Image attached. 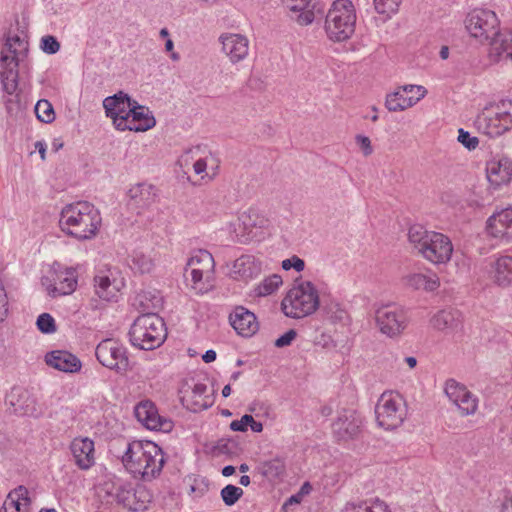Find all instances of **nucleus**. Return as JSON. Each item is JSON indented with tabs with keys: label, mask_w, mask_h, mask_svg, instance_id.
<instances>
[{
	"label": "nucleus",
	"mask_w": 512,
	"mask_h": 512,
	"mask_svg": "<svg viewBox=\"0 0 512 512\" xmlns=\"http://www.w3.org/2000/svg\"><path fill=\"white\" fill-rule=\"evenodd\" d=\"M99 211L89 202L80 201L66 205L60 214L59 225L63 232L78 240L93 238L100 226Z\"/></svg>",
	"instance_id": "nucleus-1"
},
{
	"label": "nucleus",
	"mask_w": 512,
	"mask_h": 512,
	"mask_svg": "<svg viewBox=\"0 0 512 512\" xmlns=\"http://www.w3.org/2000/svg\"><path fill=\"white\" fill-rule=\"evenodd\" d=\"M408 241L420 255L434 264H444L451 259L453 245L442 233L428 231L421 225H413L408 231Z\"/></svg>",
	"instance_id": "nucleus-2"
},
{
	"label": "nucleus",
	"mask_w": 512,
	"mask_h": 512,
	"mask_svg": "<svg viewBox=\"0 0 512 512\" xmlns=\"http://www.w3.org/2000/svg\"><path fill=\"white\" fill-rule=\"evenodd\" d=\"M357 14L351 0H335L329 8L324 29L333 42H343L355 32Z\"/></svg>",
	"instance_id": "nucleus-3"
},
{
	"label": "nucleus",
	"mask_w": 512,
	"mask_h": 512,
	"mask_svg": "<svg viewBox=\"0 0 512 512\" xmlns=\"http://www.w3.org/2000/svg\"><path fill=\"white\" fill-rule=\"evenodd\" d=\"M167 336L165 323L154 312H147L135 319L129 331L130 342L142 350L160 347Z\"/></svg>",
	"instance_id": "nucleus-4"
},
{
	"label": "nucleus",
	"mask_w": 512,
	"mask_h": 512,
	"mask_svg": "<svg viewBox=\"0 0 512 512\" xmlns=\"http://www.w3.org/2000/svg\"><path fill=\"white\" fill-rule=\"evenodd\" d=\"M319 294L310 281L297 282L282 300L283 313L290 318H304L313 314L319 307Z\"/></svg>",
	"instance_id": "nucleus-5"
},
{
	"label": "nucleus",
	"mask_w": 512,
	"mask_h": 512,
	"mask_svg": "<svg viewBox=\"0 0 512 512\" xmlns=\"http://www.w3.org/2000/svg\"><path fill=\"white\" fill-rule=\"evenodd\" d=\"M215 262L212 254L206 250H198L189 258L184 276L191 277L192 287L199 291H207L214 274Z\"/></svg>",
	"instance_id": "nucleus-6"
},
{
	"label": "nucleus",
	"mask_w": 512,
	"mask_h": 512,
	"mask_svg": "<svg viewBox=\"0 0 512 512\" xmlns=\"http://www.w3.org/2000/svg\"><path fill=\"white\" fill-rule=\"evenodd\" d=\"M375 414L380 427L393 430L403 423L406 410L399 395L385 392L376 404Z\"/></svg>",
	"instance_id": "nucleus-7"
},
{
	"label": "nucleus",
	"mask_w": 512,
	"mask_h": 512,
	"mask_svg": "<svg viewBox=\"0 0 512 512\" xmlns=\"http://www.w3.org/2000/svg\"><path fill=\"white\" fill-rule=\"evenodd\" d=\"M375 322L380 332L390 338L400 336L408 326L406 311L394 304H383L375 309Z\"/></svg>",
	"instance_id": "nucleus-8"
},
{
	"label": "nucleus",
	"mask_w": 512,
	"mask_h": 512,
	"mask_svg": "<svg viewBox=\"0 0 512 512\" xmlns=\"http://www.w3.org/2000/svg\"><path fill=\"white\" fill-rule=\"evenodd\" d=\"M466 29L472 37L481 43L488 42L500 31V21L491 10L475 9L467 15L465 20Z\"/></svg>",
	"instance_id": "nucleus-9"
},
{
	"label": "nucleus",
	"mask_w": 512,
	"mask_h": 512,
	"mask_svg": "<svg viewBox=\"0 0 512 512\" xmlns=\"http://www.w3.org/2000/svg\"><path fill=\"white\" fill-rule=\"evenodd\" d=\"M98 361L105 367L125 373L129 369V359L125 347L114 339L102 340L95 351Z\"/></svg>",
	"instance_id": "nucleus-10"
},
{
	"label": "nucleus",
	"mask_w": 512,
	"mask_h": 512,
	"mask_svg": "<svg viewBox=\"0 0 512 512\" xmlns=\"http://www.w3.org/2000/svg\"><path fill=\"white\" fill-rule=\"evenodd\" d=\"M134 102L135 100H132L128 94L123 91H119L115 95L106 97L103 100L106 116L113 120L116 129L125 131L129 128V126L126 125L127 116Z\"/></svg>",
	"instance_id": "nucleus-11"
},
{
	"label": "nucleus",
	"mask_w": 512,
	"mask_h": 512,
	"mask_svg": "<svg viewBox=\"0 0 512 512\" xmlns=\"http://www.w3.org/2000/svg\"><path fill=\"white\" fill-rule=\"evenodd\" d=\"M134 414L137 420L149 430L169 432L173 427L172 421L160 416L155 404L149 399L140 401L134 408Z\"/></svg>",
	"instance_id": "nucleus-12"
},
{
	"label": "nucleus",
	"mask_w": 512,
	"mask_h": 512,
	"mask_svg": "<svg viewBox=\"0 0 512 512\" xmlns=\"http://www.w3.org/2000/svg\"><path fill=\"white\" fill-rule=\"evenodd\" d=\"M200 151V146L191 148L180 157L178 162L180 165L185 166L192 163L194 172L197 175H201V179L207 178L208 180H212L218 174V162L211 153L204 157L196 158Z\"/></svg>",
	"instance_id": "nucleus-13"
},
{
	"label": "nucleus",
	"mask_w": 512,
	"mask_h": 512,
	"mask_svg": "<svg viewBox=\"0 0 512 512\" xmlns=\"http://www.w3.org/2000/svg\"><path fill=\"white\" fill-rule=\"evenodd\" d=\"M445 393L459 409L462 416L473 415L478 407V398L467 387L450 379L446 382Z\"/></svg>",
	"instance_id": "nucleus-14"
},
{
	"label": "nucleus",
	"mask_w": 512,
	"mask_h": 512,
	"mask_svg": "<svg viewBox=\"0 0 512 512\" xmlns=\"http://www.w3.org/2000/svg\"><path fill=\"white\" fill-rule=\"evenodd\" d=\"M222 52L232 64H237L247 58L249 54V40L245 35L238 33H223L219 36Z\"/></svg>",
	"instance_id": "nucleus-15"
},
{
	"label": "nucleus",
	"mask_w": 512,
	"mask_h": 512,
	"mask_svg": "<svg viewBox=\"0 0 512 512\" xmlns=\"http://www.w3.org/2000/svg\"><path fill=\"white\" fill-rule=\"evenodd\" d=\"M362 426L361 416L354 410H343L332 424V431L338 440H349L358 436Z\"/></svg>",
	"instance_id": "nucleus-16"
},
{
	"label": "nucleus",
	"mask_w": 512,
	"mask_h": 512,
	"mask_svg": "<svg viewBox=\"0 0 512 512\" xmlns=\"http://www.w3.org/2000/svg\"><path fill=\"white\" fill-rule=\"evenodd\" d=\"M28 52V41L18 35L8 36L0 51V66L19 65Z\"/></svg>",
	"instance_id": "nucleus-17"
},
{
	"label": "nucleus",
	"mask_w": 512,
	"mask_h": 512,
	"mask_svg": "<svg viewBox=\"0 0 512 512\" xmlns=\"http://www.w3.org/2000/svg\"><path fill=\"white\" fill-rule=\"evenodd\" d=\"M487 233L498 239L512 238V208H506L491 215L486 223Z\"/></svg>",
	"instance_id": "nucleus-18"
},
{
	"label": "nucleus",
	"mask_w": 512,
	"mask_h": 512,
	"mask_svg": "<svg viewBox=\"0 0 512 512\" xmlns=\"http://www.w3.org/2000/svg\"><path fill=\"white\" fill-rule=\"evenodd\" d=\"M486 176L494 189L507 185L512 179V161L506 157L489 161L486 166Z\"/></svg>",
	"instance_id": "nucleus-19"
},
{
	"label": "nucleus",
	"mask_w": 512,
	"mask_h": 512,
	"mask_svg": "<svg viewBox=\"0 0 512 512\" xmlns=\"http://www.w3.org/2000/svg\"><path fill=\"white\" fill-rule=\"evenodd\" d=\"M148 442L134 441L130 443L122 457L125 467L134 474H141L148 458Z\"/></svg>",
	"instance_id": "nucleus-20"
},
{
	"label": "nucleus",
	"mask_w": 512,
	"mask_h": 512,
	"mask_svg": "<svg viewBox=\"0 0 512 512\" xmlns=\"http://www.w3.org/2000/svg\"><path fill=\"white\" fill-rule=\"evenodd\" d=\"M229 321L236 332L244 337L254 335L259 329V324L254 313L242 306H238L234 309L229 316Z\"/></svg>",
	"instance_id": "nucleus-21"
},
{
	"label": "nucleus",
	"mask_w": 512,
	"mask_h": 512,
	"mask_svg": "<svg viewBox=\"0 0 512 512\" xmlns=\"http://www.w3.org/2000/svg\"><path fill=\"white\" fill-rule=\"evenodd\" d=\"M490 48L488 51L489 60L497 64L502 60H510L512 62V31L501 33L493 36L488 40Z\"/></svg>",
	"instance_id": "nucleus-22"
},
{
	"label": "nucleus",
	"mask_w": 512,
	"mask_h": 512,
	"mask_svg": "<svg viewBox=\"0 0 512 512\" xmlns=\"http://www.w3.org/2000/svg\"><path fill=\"white\" fill-rule=\"evenodd\" d=\"M77 272L74 268H66L55 272L54 283L48 287L52 297L72 294L77 287Z\"/></svg>",
	"instance_id": "nucleus-23"
},
{
	"label": "nucleus",
	"mask_w": 512,
	"mask_h": 512,
	"mask_svg": "<svg viewBox=\"0 0 512 512\" xmlns=\"http://www.w3.org/2000/svg\"><path fill=\"white\" fill-rule=\"evenodd\" d=\"M155 124L156 120L150 110L135 101L127 116L126 125L129 126V128L126 130L144 132L153 128Z\"/></svg>",
	"instance_id": "nucleus-24"
},
{
	"label": "nucleus",
	"mask_w": 512,
	"mask_h": 512,
	"mask_svg": "<svg viewBox=\"0 0 512 512\" xmlns=\"http://www.w3.org/2000/svg\"><path fill=\"white\" fill-rule=\"evenodd\" d=\"M70 450L80 469H89L94 464V442L91 439L75 438L71 442Z\"/></svg>",
	"instance_id": "nucleus-25"
},
{
	"label": "nucleus",
	"mask_w": 512,
	"mask_h": 512,
	"mask_svg": "<svg viewBox=\"0 0 512 512\" xmlns=\"http://www.w3.org/2000/svg\"><path fill=\"white\" fill-rule=\"evenodd\" d=\"M47 365L66 373H74L81 369L80 360L68 351L56 350L46 354Z\"/></svg>",
	"instance_id": "nucleus-26"
},
{
	"label": "nucleus",
	"mask_w": 512,
	"mask_h": 512,
	"mask_svg": "<svg viewBox=\"0 0 512 512\" xmlns=\"http://www.w3.org/2000/svg\"><path fill=\"white\" fill-rule=\"evenodd\" d=\"M489 277L496 285L507 287L512 284V256L503 255L491 262Z\"/></svg>",
	"instance_id": "nucleus-27"
},
{
	"label": "nucleus",
	"mask_w": 512,
	"mask_h": 512,
	"mask_svg": "<svg viewBox=\"0 0 512 512\" xmlns=\"http://www.w3.org/2000/svg\"><path fill=\"white\" fill-rule=\"evenodd\" d=\"M156 189L149 183H138L128 191L129 203L135 208L146 209L156 200Z\"/></svg>",
	"instance_id": "nucleus-28"
},
{
	"label": "nucleus",
	"mask_w": 512,
	"mask_h": 512,
	"mask_svg": "<svg viewBox=\"0 0 512 512\" xmlns=\"http://www.w3.org/2000/svg\"><path fill=\"white\" fill-rule=\"evenodd\" d=\"M231 273L238 280L252 279L261 273V262L253 255H242L234 261Z\"/></svg>",
	"instance_id": "nucleus-29"
},
{
	"label": "nucleus",
	"mask_w": 512,
	"mask_h": 512,
	"mask_svg": "<svg viewBox=\"0 0 512 512\" xmlns=\"http://www.w3.org/2000/svg\"><path fill=\"white\" fill-rule=\"evenodd\" d=\"M475 126L479 132L489 137H497L505 133V130L494 110H489L487 108L477 116Z\"/></svg>",
	"instance_id": "nucleus-30"
},
{
	"label": "nucleus",
	"mask_w": 512,
	"mask_h": 512,
	"mask_svg": "<svg viewBox=\"0 0 512 512\" xmlns=\"http://www.w3.org/2000/svg\"><path fill=\"white\" fill-rule=\"evenodd\" d=\"M148 448V458L144 465L145 469L140 474L145 480L155 478L161 472L165 463L164 453L157 444L148 442Z\"/></svg>",
	"instance_id": "nucleus-31"
},
{
	"label": "nucleus",
	"mask_w": 512,
	"mask_h": 512,
	"mask_svg": "<svg viewBox=\"0 0 512 512\" xmlns=\"http://www.w3.org/2000/svg\"><path fill=\"white\" fill-rule=\"evenodd\" d=\"M462 321L461 313L455 309H443L437 312L430 320L434 329L439 331L456 330Z\"/></svg>",
	"instance_id": "nucleus-32"
},
{
	"label": "nucleus",
	"mask_w": 512,
	"mask_h": 512,
	"mask_svg": "<svg viewBox=\"0 0 512 512\" xmlns=\"http://www.w3.org/2000/svg\"><path fill=\"white\" fill-rule=\"evenodd\" d=\"M284 5L295 14L291 18L301 26L310 25L314 19L315 14L313 10L309 9L312 0H282Z\"/></svg>",
	"instance_id": "nucleus-33"
},
{
	"label": "nucleus",
	"mask_w": 512,
	"mask_h": 512,
	"mask_svg": "<svg viewBox=\"0 0 512 512\" xmlns=\"http://www.w3.org/2000/svg\"><path fill=\"white\" fill-rule=\"evenodd\" d=\"M31 499L25 486H18L7 495L0 512H21V506H29Z\"/></svg>",
	"instance_id": "nucleus-34"
},
{
	"label": "nucleus",
	"mask_w": 512,
	"mask_h": 512,
	"mask_svg": "<svg viewBox=\"0 0 512 512\" xmlns=\"http://www.w3.org/2000/svg\"><path fill=\"white\" fill-rule=\"evenodd\" d=\"M114 489L115 499L119 504L132 511L141 509V505H138L134 501L136 493L131 483H118L115 485Z\"/></svg>",
	"instance_id": "nucleus-35"
},
{
	"label": "nucleus",
	"mask_w": 512,
	"mask_h": 512,
	"mask_svg": "<svg viewBox=\"0 0 512 512\" xmlns=\"http://www.w3.org/2000/svg\"><path fill=\"white\" fill-rule=\"evenodd\" d=\"M418 101L419 98H414L413 96L406 97L401 90L398 89L386 96L385 107L390 112H398L414 106Z\"/></svg>",
	"instance_id": "nucleus-36"
},
{
	"label": "nucleus",
	"mask_w": 512,
	"mask_h": 512,
	"mask_svg": "<svg viewBox=\"0 0 512 512\" xmlns=\"http://www.w3.org/2000/svg\"><path fill=\"white\" fill-rule=\"evenodd\" d=\"M341 512H390L388 505L379 498L347 503Z\"/></svg>",
	"instance_id": "nucleus-37"
},
{
	"label": "nucleus",
	"mask_w": 512,
	"mask_h": 512,
	"mask_svg": "<svg viewBox=\"0 0 512 512\" xmlns=\"http://www.w3.org/2000/svg\"><path fill=\"white\" fill-rule=\"evenodd\" d=\"M1 67L0 80L2 88L8 95H13L18 88V66L19 65H5Z\"/></svg>",
	"instance_id": "nucleus-38"
},
{
	"label": "nucleus",
	"mask_w": 512,
	"mask_h": 512,
	"mask_svg": "<svg viewBox=\"0 0 512 512\" xmlns=\"http://www.w3.org/2000/svg\"><path fill=\"white\" fill-rule=\"evenodd\" d=\"M258 470L261 475L269 480L278 479L285 473V463L280 458H274L260 463Z\"/></svg>",
	"instance_id": "nucleus-39"
},
{
	"label": "nucleus",
	"mask_w": 512,
	"mask_h": 512,
	"mask_svg": "<svg viewBox=\"0 0 512 512\" xmlns=\"http://www.w3.org/2000/svg\"><path fill=\"white\" fill-rule=\"evenodd\" d=\"M239 220L243 224L244 229L248 231L252 228H264L268 224V219L254 208H249L247 211L243 212Z\"/></svg>",
	"instance_id": "nucleus-40"
},
{
	"label": "nucleus",
	"mask_w": 512,
	"mask_h": 512,
	"mask_svg": "<svg viewBox=\"0 0 512 512\" xmlns=\"http://www.w3.org/2000/svg\"><path fill=\"white\" fill-rule=\"evenodd\" d=\"M94 287L98 297L105 301H110L116 296V289L112 286L108 276L96 275L94 277Z\"/></svg>",
	"instance_id": "nucleus-41"
},
{
	"label": "nucleus",
	"mask_w": 512,
	"mask_h": 512,
	"mask_svg": "<svg viewBox=\"0 0 512 512\" xmlns=\"http://www.w3.org/2000/svg\"><path fill=\"white\" fill-rule=\"evenodd\" d=\"M131 267L140 273H150L155 265V259L151 253L142 251L134 252Z\"/></svg>",
	"instance_id": "nucleus-42"
},
{
	"label": "nucleus",
	"mask_w": 512,
	"mask_h": 512,
	"mask_svg": "<svg viewBox=\"0 0 512 512\" xmlns=\"http://www.w3.org/2000/svg\"><path fill=\"white\" fill-rule=\"evenodd\" d=\"M505 132L512 129V101L503 100L494 109Z\"/></svg>",
	"instance_id": "nucleus-43"
},
{
	"label": "nucleus",
	"mask_w": 512,
	"mask_h": 512,
	"mask_svg": "<svg viewBox=\"0 0 512 512\" xmlns=\"http://www.w3.org/2000/svg\"><path fill=\"white\" fill-rule=\"evenodd\" d=\"M282 284L280 275L273 274L265 278L255 289L257 296H267L274 293Z\"/></svg>",
	"instance_id": "nucleus-44"
},
{
	"label": "nucleus",
	"mask_w": 512,
	"mask_h": 512,
	"mask_svg": "<svg viewBox=\"0 0 512 512\" xmlns=\"http://www.w3.org/2000/svg\"><path fill=\"white\" fill-rule=\"evenodd\" d=\"M35 113L37 118L43 123H51L55 119L54 108L46 99H41L36 103Z\"/></svg>",
	"instance_id": "nucleus-45"
},
{
	"label": "nucleus",
	"mask_w": 512,
	"mask_h": 512,
	"mask_svg": "<svg viewBox=\"0 0 512 512\" xmlns=\"http://www.w3.org/2000/svg\"><path fill=\"white\" fill-rule=\"evenodd\" d=\"M207 391V386L203 383H196L192 388V397L194 399V407L192 408L193 411H199V410H205L207 409L211 403L206 399L203 398V395Z\"/></svg>",
	"instance_id": "nucleus-46"
},
{
	"label": "nucleus",
	"mask_w": 512,
	"mask_h": 512,
	"mask_svg": "<svg viewBox=\"0 0 512 512\" xmlns=\"http://www.w3.org/2000/svg\"><path fill=\"white\" fill-rule=\"evenodd\" d=\"M244 494L242 488L228 484L221 489L220 496L227 506L234 505Z\"/></svg>",
	"instance_id": "nucleus-47"
},
{
	"label": "nucleus",
	"mask_w": 512,
	"mask_h": 512,
	"mask_svg": "<svg viewBox=\"0 0 512 512\" xmlns=\"http://www.w3.org/2000/svg\"><path fill=\"white\" fill-rule=\"evenodd\" d=\"M159 300L156 297L148 298L147 292H140L134 299V306H139L142 310L147 312H152L157 307V303Z\"/></svg>",
	"instance_id": "nucleus-48"
},
{
	"label": "nucleus",
	"mask_w": 512,
	"mask_h": 512,
	"mask_svg": "<svg viewBox=\"0 0 512 512\" xmlns=\"http://www.w3.org/2000/svg\"><path fill=\"white\" fill-rule=\"evenodd\" d=\"M402 0H374L375 10L379 14H394L398 11V8Z\"/></svg>",
	"instance_id": "nucleus-49"
},
{
	"label": "nucleus",
	"mask_w": 512,
	"mask_h": 512,
	"mask_svg": "<svg viewBox=\"0 0 512 512\" xmlns=\"http://www.w3.org/2000/svg\"><path fill=\"white\" fill-rule=\"evenodd\" d=\"M36 325L38 329L45 334L54 333L56 331V324L53 317L48 313H42L38 316Z\"/></svg>",
	"instance_id": "nucleus-50"
},
{
	"label": "nucleus",
	"mask_w": 512,
	"mask_h": 512,
	"mask_svg": "<svg viewBox=\"0 0 512 512\" xmlns=\"http://www.w3.org/2000/svg\"><path fill=\"white\" fill-rule=\"evenodd\" d=\"M41 49L46 54H55L60 50V43L56 39V37L51 35H46L41 39Z\"/></svg>",
	"instance_id": "nucleus-51"
},
{
	"label": "nucleus",
	"mask_w": 512,
	"mask_h": 512,
	"mask_svg": "<svg viewBox=\"0 0 512 512\" xmlns=\"http://www.w3.org/2000/svg\"><path fill=\"white\" fill-rule=\"evenodd\" d=\"M426 274L414 273L405 277V284L415 290L425 289Z\"/></svg>",
	"instance_id": "nucleus-52"
},
{
	"label": "nucleus",
	"mask_w": 512,
	"mask_h": 512,
	"mask_svg": "<svg viewBox=\"0 0 512 512\" xmlns=\"http://www.w3.org/2000/svg\"><path fill=\"white\" fill-rule=\"evenodd\" d=\"M458 141L469 150H474L479 144L477 137L471 136L463 129H459Z\"/></svg>",
	"instance_id": "nucleus-53"
},
{
	"label": "nucleus",
	"mask_w": 512,
	"mask_h": 512,
	"mask_svg": "<svg viewBox=\"0 0 512 512\" xmlns=\"http://www.w3.org/2000/svg\"><path fill=\"white\" fill-rule=\"evenodd\" d=\"M282 268L284 270H289L291 268H294L297 272H301L305 268V262L298 256L294 255V256L282 261Z\"/></svg>",
	"instance_id": "nucleus-54"
},
{
	"label": "nucleus",
	"mask_w": 512,
	"mask_h": 512,
	"mask_svg": "<svg viewBox=\"0 0 512 512\" xmlns=\"http://www.w3.org/2000/svg\"><path fill=\"white\" fill-rule=\"evenodd\" d=\"M214 450L220 454L231 455L234 453V443L228 438L219 439L214 446Z\"/></svg>",
	"instance_id": "nucleus-55"
},
{
	"label": "nucleus",
	"mask_w": 512,
	"mask_h": 512,
	"mask_svg": "<svg viewBox=\"0 0 512 512\" xmlns=\"http://www.w3.org/2000/svg\"><path fill=\"white\" fill-rule=\"evenodd\" d=\"M250 422H253V416L245 414L240 420H234L230 423V429L233 431L244 432L247 427L250 426Z\"/></svg>",
	"instance_id": "nucleus-56"
},
{
	"label": "nucleus",
	"mask_w": 512,
	"mask_h": 512,
	"mask_svg": "<svg viewBox=\"0 0 512 512\" xmlns=\"http://www.w3.org/2000/svg\"><path fill=\"white\" fill-rule=\"evenodd\" d=\"M297 332L294 329L288 330L285 334L275 340L274 345L278 348L289 346L296 338Z\"/></svg>",
	"instance_id": "nucleus-57"
},
{
	"label": "nucleus",
	"mask_w": 512,
	"mask_h": 512,
	"mask_svg": "<svg viewBox=\"0 0 512 512\" xmlns=\"http://www.w3.org/2000/svg\"><path fill=\"white\" fill-rule=\"evenodd\" d=\"M355 140H356V143L361 148V150L363 151V154L365 156H369V155L372 154L373 148H372V145H371V141H370V139L367 136L357 135Z\"/></svg>",
	"instance_id": "nucleus-58"
},
{
	"label": "nucleus",
	"mask_w": 512,
	"mask_h": 512,
	"mask_svg": "<svg viewBox=\"0 0 512 512\" xmlns=\"http://www.w3.org/2000/svg\"><path fill=\"white\" fill-rule=\"evenodd\" d=\"M399 90H401V92L404 94H410V93H413L414 91H417L419 93V95L416 97V98H419V101L425 97L426 93H427V90L423 87V86H420V85H404L402 87L399 88Z\"/></svg>",
	"instance_id": "nucleus-59"
},
{
	"label": "nucleus",
	"mask_w": 512,
	"mask_h": 512,
	"mask_svg": "<svg viewBox=\"0 0 512 512\" xmlns=\"http://www.w3.org/2000/svg\"><path fill=\"white\" fill-rule=\"evenodd\" d=\"M8 314V298L4 287L0 288V322L4 321Z\"/></svg>",
	"instance_id": "nucleus-60"
},
{
	"label": "nucleus",
	"mask_w": 512,
	"mask_h": 512,
	"mask_svg": "<svg viewBox=\"0 0 512 512\" xmlns=\"http://www.w3.org/2000/svg\"><path fill=\"white\" fill-rule=\"evenodd\" d=\"M440 286L439 278L436 275H426L425 291H435Z\"/></svg>",
	"instance_id": "nucleus-61"
},
{
	"label": "nucleus",
	"mask_w": 512,
	"mask_h": 512,
	"mask_svg": "<svg viewBox=\"0 0 512 512\" xmlns=\"http://www.w3.org/2000/svg\"><path fill=\"white\" fill-rule=\"evenodd\" d=\"M35 148L38 150L40 156H41V159L42 160H45V155H46V145L44 142L42 141H37L35 143Z\"/></svg>",
	"instance_id": "nucleus-62"
},
{
	"label": "nucleus",
	"mask_w": 512,
	"mask_h": 512,
	"mask_svg": "<svg viewBox=\"0 0 512 512\" xmlns=\"http://www.w3.org/2000/svg\"><path fill=\"white\" fill-rule=\"evenodd\" d=\"M202 359L204 362L210 363L216 359V352L214 350H207Z\"/></svg>",
	"instance_id": "nucleus-63"
},
{
	"label": "nucleus",
	"mask_w": 512,
	"mask_h": 512,
	"mask_svg": "<svg viewBox=\"0 0 512 512\" xmlns=\"http://www.w3.org/2000/svg\"><path fill=\"white\" fill-rule=\"evenodd\" d=\"M502 512H512V496L505 498L502 504Z\"/></svg>",
	"instance_id": "nucleus-64"
}]
</instances>
